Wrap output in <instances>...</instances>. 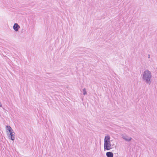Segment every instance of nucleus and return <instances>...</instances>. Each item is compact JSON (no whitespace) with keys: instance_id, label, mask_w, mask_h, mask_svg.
Segmentation results:
<instances>
[{"instance_id":"f03ea898","label":"nucleus","mask_w":157,"mask_h":157,"mask_svg":"<svg viewBox=\"0 0 157 157\" xmlns=\"http://www.w3.org/2000/svg\"><path fill=\"white\" fill-rule=\"evenodd\" d=\"M120 136L121 137L126 141L129 142L132 139L131 137L129 136L125 133H121Z\"/></svg>"},{"instance_id":"39448f33","label":"nucleus","mask_w":157,"mask_h":157,"mask_svg":"<svg viewBox=\"0 0 157 157\" xmlns=\"http://www.w3.org/2000/svg\"><path fill=\"white\" fill-rule=\"evenodd\" d=\"M6 131L8 134H10V133L13 132V130L11 127L9 125L6 126Z\"/></svg>"},{"instance_id":"9d476101","label":"nucleus","mask_w":157,"mask_h":157,"mask_svg":"<svg viewBox=\"0 0 157 157\" xmlns=\"http://www.w3.org/2000/svg\"><path fill=\"white\" fill-rule=\"evenodd\" d=\"M2 106V105L1 102L0 101V107H1Z\"/></svg>"},{"instance_id":"0eeeda50","label":"nucleus","mask_w":157,"mask_h":157,"mask_svg":"<svg viewBox=\"0 0 157 157\" xmlns=\"http://www.w3.org/2000/svg\"><path fill=\"white\" fill-rule=\"evenodd\" d=\"M82 92L84 95L87 94V92L86 89L84 88L82 90Z\"/></svg>"},{"instance_id":"20e7f679","label":"nucleus","mask_w":157,"mask_h":157,"mask_svg":"<svg viewBox=\"0 0 157 157\" xmlns=\"http://www.w3.org/2000/svg\"><path fill=\"white\" fill-rule=\"evenodd\" d=\"M108 137L106 136L105 139L104 148L105 150H108Z\"/></svg>"},{"instance_id":"423d86ee","label":"nucleus","mask_w":157,"mask_h":157,"mask_svg":"<svg viewBox=\"0 0 157 157\" xmlns=\"http://www.w3.org/2000/svg\"><path fill=\"white\" fill-rule=\"evenodd\" d=\"M10 136V139L12 140H14L15 139V133L13 131L10 134H9Z\"/></svg>"},{"instance_id":"1a4fd4ad","label":"nucleus","mask_w":157,"mask_h":157,"mask_svg":"<svg viewBox=\"0 0 157 157\" xmlns=\"http://www.w3.org/2000/svg\"><path fill=\"white\" fill-rule=\"evenodd\" d=\"M110 138L109 137V150L110 149H111V145H110V142L109 141V140Z\"/></svg>"},{"instance_id":"f257e3e1","label":"nucleus","mask_w":157,"mask_h":157,"mask_svg":"<svg viewBox=\"0 0 157 157\" xmlns=\"http://www.w3.org/2000/svg\"><path fill=\"white\" fill-rule=\"evenodd\" d=\"M151 72L147 70L144 71L143 76V80L147 83L151 82Z\"/></svg>"},{"instance_id":"7ed1b4c3","label":"nucleus","mask_w":157,"mask_h":157,"mask_svg":"<svg viewBox=\"0 0 157 157\" xmlns=\"http://www.w3.org/2000/svg\"><path fill=\"white\" fill-rule=\"evenodd\" d=\"M20 28V25L17 23L14 24L13 26V29L15 32H18Z\"/></svg>"},{"instance_id":"6e6552de","label":"nucleus","mask_w":157,"mask_h":157,"mask_svg":"<svg viewBox=\"0 0 157 157\" xmlns=\"http://www.w3.org/2000/svg\"><path fill=\"white\" fill-rule=\"evenodd\" d=\"M113 154L111 152H109V157H113Z\"/></svg>"},{"instance_id":"9b49d317","label":"nucleus","mask_w":157,"mask_h":157,"mask_svg":"<svg viewBox=\"0 0 157 157\" xmlns=\"http://www.w3.org/2000/svg\"><path fill=\"white\" fill-rule=\"evenodd\" d=\"M106 155L107 157H108V152H107L106 153Z\"/></svg>"}]
</instances>
